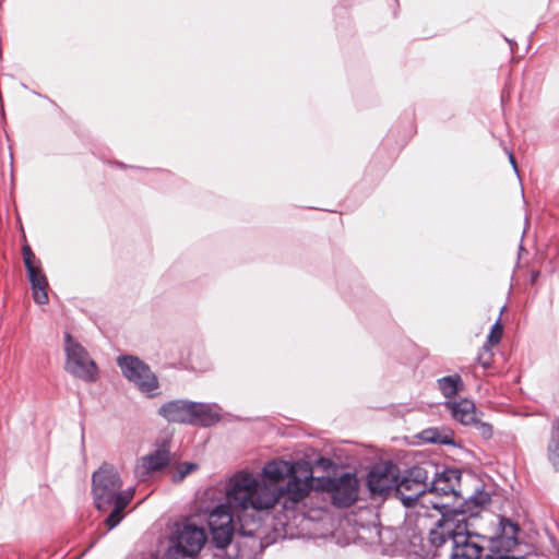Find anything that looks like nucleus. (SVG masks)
<instances>
[{"label": "nucleus", "instance_id": "nucleus-22", "mask_svg": "<svg viewBox=\"0 0 559 559\" xmlns=\"http://www.w3.org/2000/svg\"><path fill=\"white\" fill-rule=\"evenodd\" d=\"M198 469V465L191 462H185L177 466L176 471L173 473V480L175 483H179L183 480L188 475L195 472Z\"/></svg>", "mask_w": 559, "mask_h": 559}, {"label": "nucleus", "instance_id": "nucleus-8", "mask_svg": "<svg viewBox=\"0 0 559 559\" xmlns=\"http://www.w3.org/2000/svg\"><path fill=\"white\" fill-rule=\"evenodd\" d=\"M400 471L392 463L376 465L368 474L367 485L370 492L382 496L396 489L399 485Z\"/></svg>", "mask_w": 559, "mask_h": 559}, {"label": "nucleus", "instance_id": "nucleus-14", "mask_svg": "<svg viewBox=\"0 0 559 559\" xmlns=\"http://www.w3.org/2000/svg\"><path fill=\"white\" fill-rule=\"evenodd\" d=\"M159 414L169 421L192 423V402L173 401L159 408Z\"/></svg>", "mask_w": 559, "mask_h": 559}, {"label": "nucleus", "instance_id": "nucleus-6", "mask_svg": "<svg viewBox=\"0 0 559 559\" xmlns=\"http://www.w3.org/2000/svg\"><path fill=\"white\" fill-rule=\"evenodd\" d=\"M118 365L123 376L133 382L142 393L147 396L156 395L158 381L147 365L133 356L118 358Z\"/></svg>", "mask_w": 559, "mask_h": 559}, {"label": "nucleus", "instance_id": "nucleus-27", "mask_svg": "<svg viewBox=\"0 0 559 559\" xmlns=\"http://www.w3.org/2000/svg\"><path fill=\"white\" fill-rule=\"evenodd\" d=\"M509 159H510V163L512 164L513 168L516 170L515 158L512 154H509Z\"/></svg>", "mask_w": 559, "mask_h": 559}, {"label": "nucleus", "instance_id": "nucleus-3", "mask_svg": "<svg viewBox=\"0 0 559 559\" xmlns=\"http://www.w3.org/2000/svg\"><path fill=\"white\" fill-rule=\"evenodd\" d=\"M122 480L118 469L104 464L93 474V496L98 510L114 507L105 523L109 530L116 527L123 519V510L131 502L134 489L121 490Z\"/></svg>", "mask_w": 559, "mask_h": 559}, {"label": "nucleus", "instance_id": "nucleus-17", "mask_svg": "<svg viewBox=\"0 0 559 559\" xmlns=\"http://www.w3.org/2000/svg\"><path fill=\"white\" fill-rule=\"evenodd\" d=\"M219 413L214 405L203 403H192V423L210 426L216 423Z\"/></svg>", "mask_w": 559, "mask_h": 559}, {"label": "nucleus", "instance_id": "nucleus-16", "mask_svg": "<svg viewBox=\"0 0 559 559\" xmlns=\"http://www.w3.org/2000/svg\"><path fill=\"white\" fill-rule=\"evenodd\" d=\"M447 408L452 417L463 425L477 424V413L473 401L463 399L459 402H447Z\"/></svg>", "mask_w": 559, "mask_h": 559}, {"label": "nucleus", "instance_id": "nucleus-7", "mask_svg": "<svg viewBox=\"0 0 559 559\" xmlns=\"http://www.w3.org/2000/svg\"><path fill=\"white\" fill-rule=\"evenodd\" d=\"M66 369L71 374L85 381H93L97 376V367L87 352L76 343L70 334L66 335Z\"/></svg>", "mask_w": 559, "mask_h": 559}, {"label": "nucleus", "instance_id": "nucleus-11", "mask_svg": "<svg viewBox=\"0 0 559 559\" xmlns=\"http://www.w3.org/2000/svg\"><path fill=\"white\" fill-rule=\"evenodd\" d=\"M333 503L340 507L353 504L358 496V479L353 474H344L331 481Z\"/></svg>", "mask_w": 559, "mask_h": 559}, {"label": "nucleus", "instance_id": "nucleus-25", "mask_svg": "<svg viewBox=\"0 0 559 559\" xmlns=\"http://www.w3.org/2000/svg\"><path fill=\"white\" fill-rule=\"evenodd\" d=\"M476 425H478L479 431L483 436H485V437L491 436V427L489 425L484 424V423H478V421Z\"/></svg>", "mask_w": 559, "mask_h": 559}, {"label": "nucleus", "instance_id": "nucleus-5", "mask_svg": "<svg viewBox=\"0 0 559 559\" xmlns=\"http://www.w3.org/2000/svg\"><path fill=\"white\" fill-rule=\"evenodd\" d=\"M224 493H226V484L224 485ZM225 504H219L209 514V526L213 535V539L218 548H225L230 542L234 533L233 513L239 515L248 510H238L233 508L225 495Z\"/></svg>", "mask_w": 559, "mask_h": 559}, {"label": "nucleus", "instance_id": "nucleus-26", "mask_svg": "<svg viewBox=\"0 0 559 559\" xmlns=\"http://www.w3.org/2000/svg\"><path fill=\"white\" fill-rule=\"evenodd\" d=\"M506 554L507 552L500 554V555H489V556H487L486 559H524V558H515L513 556H508Z\"/></svg>", "mask_w": 559, "mask_h": 559}, {"label": "nucleus", "instance_id": "nucleus-12", "mask_svg": "<svg viewBox=\"0 0 559 559\" xmlns=\"http://www.w3.org/2000/svg\"><path fill=\"white\" fill-rule=\"evenodd\" d=\"M169 462V451L162 447L145 456L138 460L134 466V476L139 480H144L151 473L165 467Z\"/></svg>", "mask_w": 559, "mask_h": 559}, {"label": "nucleus", "instance_id": "nucleus-2", "mask_svg": "<svg viewBox=\"0 0 559 559\" xmlns=\"http://www.w3.org/2000/svg\"><path fill=\"white\" fill-rule=\"evenodd\" d=\"M490 501V496L484 490H476L464 500L460 510H453L451 514L443 515L430 530L429 540L436 547L452 540V559H478L483 546L477 542V536L469 533L466 515L477 514V509L483 508Z\"/></svg>", "mask_w": 559, "mask_h": 559}, {"label": "nucleus", "instance_id": "nucleus-13", "mask_svg": "<svg viewBox=\"0 0 559 559\" xmlns=\"http://www.w3.org/2000/svg\"><path fill=\"white\" fill-rule=\"evenodd\" d=\"M461 472L459 469H445L439 474L431 484L432 492L438 496H462L460 487Z\"/></svg>", "mask_w": 559, "mask_h": 559}, {"label": "nucleus", "instance_id": "nucleus-19", "mask_svg": "<svg viewBox=\"0 0 559 559\" xmlns=\"http://www.w3.org/2000/svg\"><path fill=\"white\" fill-rule=\"evenodd\" d=\"M438 385L447 399L454 396L463 390V381L459 374L448 376L439 379Z\"/></svg>", "mask_w": 559, "mask_h": 559}, {"label": "nucleus", "instance_id": "nucleus-24", "mask_svg": "<svg viewBox=\"0 0 559 559\" xmlns=\"http://www.w3.org/2000/svg\"><path fill=\"white\" fill-rule=\"evenodd\" d=\"M23 259L26 270H29V266L40 265V262L35 259V255L28 246L23 247Z\"/></svg>", "mask_w": 559, "mask_h": 559}, {"label": "nucleus", "instance_id": "nucleus-15", "mask_svg": "<svg viewBox=\"0 0 559 559\" xmlns=\"http://www.w3.org/2000/svg\"><path fill=\"white\" fill-rule=\"evenodd\" d=\"M28 280L31 282L33 299L38 305L48 302V281L41 266H29L27 270Z\"/></svg>", "mask_w": 559, "mask_h": 559}, {"label": "nucleus", "instance_id": "nucleus-18", "mask_svg": "<svg viewBox=\"0 0 559 559\" xmlns=\"http://www.w3.org/2000/svg\"><path fill=\"white\" fill-rule=\"evenodd\" d=\"M419 506L420 508H424V509H433L436 511H438V513L441 514V518L443 515H448V514H451L453 511L451 512H443V509L447 507L445 503H443L440 499V497H438V495L436 492H432L431 488H429L427 490V488H425V491L424 493H420V496L418 497V500L416 502V504L414 507H417Z\"/></svg>", "mask_w": 559, "mask_h": 559}, {"label": "nucleus", "instance_id": "nucleus-21", "mask_svg": "<svg viewBox=\"0 0 559 559\" xmlns=\"http://www.w3.org/2000/svg\"><path fill=\"white\" fill-rule=\"evenodd\" d=\"M424 440L432 443L450 444L452 443L451 432H440L437 429H428L423 432Z\"/></svg>", "mask_w": 559, "mask_h": 559}, {"label": "nucleus", "instance_id": "nucleus-4", "mask_svg": "<svg viewBox=\"0 0 559 559\" xmlns=\"http://www.w3.org/2000/svg\"><path fill=\"white\" fill-rule=\"evenodd\" d=\"M206 542V534L202 526L190 520L175 525L170 537L169 559H193Z\"/></svg>", "mask_w": 559, "mask_h": 559}, {"label": "nucleus", "instance_id": "nucleus-10", "mask_svg": "<svg viewBox=\"0 0 559 559\" xmlns=\"http://www.w3.org/2000/svg\"><path fill=\"white\" fill-rule=\"evenodd\" d=\"M520 527L507 518H499L495 533L489 536V548L492 555L509 552L518 544Z\"/></svg>", "mask_w": 559, "mask_h": 559}, {"label": "nucleus", "instance_id": "nucleus-1", "mask_svg": "<svg viewBox=\"0 0 559 559\" xmlns=\"http://www.w3.org/2000/svg\"><path fill=\"white\" fill-rule=\"evenodd\" d=\"M312 480L309 463L273 460L264 464L260 475L248 468L234 473L226 479V495L235 509L267 513L284 497L293 504L302 501Z\"/></svg>", "mask_w": 559, "mask_h": 559}, {"label": "nucleus", "instance_id": "nucleus-20", "mask_svg": "<svg viewBox=\"0 0 559 559\" xmlns=\"http://www.w3.org/2000/svg\"><path fill=\"white\" fill-rule=\"evenodd\" d=\"M548 459L554 466L559 467V419L554 426L551 438L548 443Z\"/></svg>", "mask_w": 559, "mask_h": 559}, {"label": "nucleus", "instance_id": "nucleus-23", "mask_svg": "<svg viewBox=\"0 0 559 559\" xmlns=\"http://www.w3.org/2000/svg\"><path fill=\"white\" fill-rule=\"evenodd\" d=\"M502 336V325L497 321L488 335V343L490 346L498 344Z\"/></svg>", "mask_w": 559, "mask_h": 559}, {"label": "nucleus", "instance_id": "nucleus-9", "mask_svg": "<svg viewBox=\"0 0 559 559\" xmlns=\"http://www.w3.org/2000/svg\"><path fill=\"white\" fill-rule=\"evenodd\" d=\"M426 479L427 473L421 467H414L407 477H399L395 492L405 507L416 504L418 497L425 491Z\"/></svg>", "mask_w": 559, "mask_h": 559}]
</instances>
